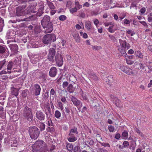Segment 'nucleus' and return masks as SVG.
I'll return each mask as SVG.
<instances>
[{"instance_id": "1", "label": "nucleus", "mask_w": 152, "mask_h": 152, "mask_svg": "<svg viewBox=\"0 0 152 152\" xmlns=\"http://www.w3.org/2000/svg\"><path fill=\"white\" fill-rule=\"evenodd\" d=\"M33 152H46L48 151L47 145L42 140H37L32 145Z\"/></svg>"}, {"instance_id": "2", "label": "nucleus", "mask_w": 152, "mask_h": 152, "mask_svg": "<svg viewBox=\"0 0 152 152\" xmlns=\"http://www.w3.org/2000/svg\"><path fill=\"white\" fill-rule=\"evenodd\" d=\"M119 42L120 45L118 47V50L122 56L126 57L127 55L126 49L128 50L130 48V45L126 40H123L121 39H119Z\"/></svg>"}, {"instance_id": "3", "label": "nucleus", "mask_w": 152, "mask_h": 152, "mask_svg": "<svg viewBox=\"0 0 152 152\" xmlns=\"http://www.w3.org/2000/svg\"><path fill=\"white\" fill-rule=\"evenodd\" d=\"M78 134V132L77 127H74L70 129L69 131L67 140L69 142H74L77 140V136Z\"/></svg>"}, {"instance_id": "4", "label": "nucleus", "mask_w": 152, "mask_h": 152, "mask_svg": "<svg viewBox=\"0 0 152 152\" xmlns=\"http://www.w3.org/2000/svg\"><path fill=\"white\" fill-rule=\"evenodd\" d=\"M22 114L26 119L30 122L32 121L33 118L31 108L26 106L23 110Z\"/></svg>"}, {"instance_id": "5", "label": "nucleus", "mask_w": 152, "mask_h": 152, "mask_svg": "<svg viewBox=\"0 0 152 152\" xmlns=\"http://www.w3.org/2000/svg\"><path fill=\"white\" fill-rule=\"evenodd\" d=\"M28 132L31 139L36 140L37 139L40 134V131L35 126H31L29 128Z\"/></svg>"}, {"instance_id": "6", "label": "nucleus", "mask_w": 152, "mask_h": 152, "mask_svg": "<svg viewBox=\"0 0 152 152\" xmlns=\"http://www.w3.org/2000/svg\"><path fill=\"white\" fill-rule=\"evenodd\" d=\"M56 40L55 35L50 34L45 35L42 39V41L43 43L48 44H50L52 42L55 41Z\"/></svg>"}, {"instance_id": "7", "label": "nucleus", "mask_w": 152, "mask_h": 152, "mask_svg": "<svg viewBox=\"0 0 152 152\" xmlns=\"http://www.w3.org/2000/svg\"><path fill=\"white\" fill-rule=\"evenodd\" d=\"M54 48H51L48 50V54L47 56V59L50 62L53 63L54 61V58L56 55V45L54 46Z\"/></svg>"}, {"instance_id": "8", "label": "nucleus", "mask_w": 152, "mask_h": 152, "mask_svg": "<svg viewBox=\"0 0 152 152\" xmlns=\"http://www.w3.org/2000/svg\"><path fill=\"white\" fill-rule=\"evenodd\" d=\"M119 69L122 72L128 75H132L134 74V70L131 69L128 66H121Z\"/></svg>"}, {"instance_id": "9", "label": "nucleus", "mask_w": 152, "mask_h": 152, "mask_svg": "<svg viewBox=\"0 0 152 152\" xmlns=\"http://www.w3.org/2000/svg\"><path fill=\"white\" fill-rule=\"evenodd\" d=\"M55 59L56 64L59 66H61L63 64V58L62 55L59 53H57L56 55Z\"/></svg>"}, {"instance_id": "10", "label": "nucleus", "mask_w": 152, "mask_h": 152, "mask_svg": "<svg viewBox=\"0 0 152 152\" xmlns=\"http://www.w3.org/2000/svg\"><path fill=\"white\" fill-rule=\"evenodd\" d=\"M25 7L23 6H19L16 8V15L18 16H20L24 15Z\"/></svg>"}, {"instance_id": "11", "label": "nucleus", "mask_w": 152, "mask_h": 152, "mask_svg": "<svg viewBox=\"0 0 152 152\" xmlns=\"http://www.w3.org/2000/svg\"><path fill=\"white\" fill-rule=\"evenodd\" d=\"M50 17L48 15L44 16L41 20V24L42 26H45L47 24H48L49 23L52 22L50 21Z\"/></svg>"}, {"instance_id": "12", "label": "nucleus", "mask_w": 152, "mask_h": 152, "mask_svg": "<svg viewBox=\"0 0 152 152\" xmlns=\"http://www.w3.org/2000/svg\"><path fill=\"white\" fill-rule=\"evenodd\" d=\"M43 28L45 29V33H48L51 32L53 29V24L52 22L49 23L46 25L45 26H42Z\"/></svg>"}, {"instance_id": "13", "label": "nucleus", "mask_w": 152, "mask_h": 152, "mask_svg": "<svg viewBox=\"0 0 152 152\" xmlns=\"http://www.w3.org/2000/svg\"><path fill=\"white\" fill-rule=\"evenodd\" d=\"M36 116L37 119L40 121H43L45 118V115L40 111H37V112Z\"/></svg>"}, {"instance_id": "14", "label": "nucleus", "mask_w": 152, "mask_h": 152, "mask_svg": "<svg viewBox=\"0 0 152 152\" xmlns=\"http://www.w3.org/2000/svg\"><path fill=\"white\" fill-rule=\"evenodd\" d=\"M14 66V62L10 61L9 62L7 63L6 69H7V70L8 73H10L12 72L11 70Z\"/></svg>"}, {"instance_id": "15", "label": "nucleus", "mask_w": 152, "mask_h": 152, "mask_svg": "<svg viewBox=\"0 0 152 152\" xmlns=\"http://www.w3.org/2000/svg\"><path fill=\"white\" fill-rule=\"evenodd\" d=\"M34 94L36 96L39 95L41 88L40 86L38 84H35L34 85Z\"/></svg>"}, {"instance_id": "16", "label": "nucleus", "mask_w": 152, "mask_h": 152, "mask_svg": "<svg viewBox=\"0 0 152 152\" xmlns=\"http://www.w3.org/2000/svg\"><path fill=\"white\" fill-rule=\"evenodd\" d=\"M57 69L56 67L53 66L50 69L49 71V75L50 77H54L56 75Z\"/></svg>"}, {"instance_id": "17", "label": "nucleus", "mask_w": 152, "mask_h": 152, "mask_svg": "<svg viewBox=\"0 0 152 152\" xmlns=\"http://www.w3.org/2000/svg\"><path fill=\"white\" fill-rule=\"evenodd\" d=\"M12 51L14 53H16L18 52V47L17 44H11L9 45Z\"/></svg>"}, {"instance_id": "18", "label": "nucleus", "mask_w": 152, "mask_h": 152, "mask_svg": "<svg viewBox=\"0 0 152 152\" xmlns=\"http://www.w3.org/2000/svg\"><path fill=\"white\" fill-rule=\"evenodd\" d=\"M9 142L11 147H16L17 145V141L15 137L11 138Z\"/></svg>"}, {"instance_id": "19", "label": "nucleus", "mask_w": 152, "mask_h": 152, "mask_svg": "<svg viewBox=\"0 0 152 152\" xmlns=\"http://www.w3.org/2000/svg\"><path fill=\"white\" fill-rule=\"evenodd\" d=\"M20 89V88H16L14 86L12 87L11 88L12 94L15 96H17L18 95L19 91Z\"/></svg>"}, {"instance_id": "20", "label": "nucleus", "mask_w": 152, "mask_h": 152, "mask_svg": "<svg viewBox=\"0 0 152 152\" xmlns=\"http://www.w3.org/2000/svg\"><path fill=\"white\" fill-rule=\"evenodd\" d=\"M7 62L6 59H4L0 61V70L2 69L6 70Z\"/></svg>"}, {"instance_id": "21", "label": "nucleus", "mask_w": 152, "mask_h": 152, "mask_svg": "<svg viewBox=\"0 0 152 152\" xmlns=\"http://www.w3.org/2000/svg\"><path fill=\"white\" fill-rule=\"evenodd\" d=\"M34 16H30L29 17V19H28V18H24L23 19H17L15 20H14L13 21L11 20V22L13 23H15L17 21H18V22H20L21 21H28L30 20H32L34 19Z\"/></svg>"}, {"instance_id": "22", "label": "nucleus", "mask_w": 152, "mask_h": 152, "mask_svg": "<svg viewBox=\"0 0 152 152\" xmlns=\"http://www.w3.org/2000/svg\"><path fill=\"white\" fill-rule=\"evenodd\" d=\"M109 8H112L114 7V5L115 4V1L112 0H105Z\"/></svg>"}, {"instance_id": "23", "label": "nucleus", "mask_w": 152, "mask_h": 152, "mask_svg": "<svg viewBox=\"0 0 152 152\" xmlns=\"http://www.w3.org/2000/svg\"><path fill=\"white\" fill-rule=\"evenodd\" d=\"M71 101L73 104L76 106L79 105L80 103V100H78L75 97L72 96L71 98Z\"/></svg>"}, {"instance_id": "24", "label": "nucleus", "mask_w": 152, "mask_h": 152, "mask_svg": "<svg viewBox=\"0 0 152 152\" xmlns=\"http://www.w3.org/2000/svg\"><path fill=\"white\" fill-rule=\"evenodd\" d=\"M86 28L87 31H91L92 30V23L89 20H87L86 22Z\"/></svg>"}, {"instance_id": "25", "label": "nucleus", "mask_w": 152, "mask_h": 152, "mask_svg": "<svg viewBox=\"0 0 152 152\" xmlns=\"http://www.w3.org/2000/svg\"><path fill=\"white\" fill-rule=\"evenodd\" d=\"M134 55L136 57H137L141 59H142L143 58L144 55L143 53L140 50L135 51Z\"/></svg>"}, {"instance_id": "26", "label": "nucleus", "mask_w": 152, "mask_h": 152, "mask_svg": "<svg viewBox=\"0 0 152 152\" xmlns=\"http://www.w3.org/2000/svg\"><path fill=\"white\" fill-rule=\"evenodd\" d=\"M38 56H34L31 58V61L33 64H36L39 60Z\"/></svg>"}, {"instance_id": "27", "label": "nucleus", "mask_w": 152, "mask_h": 152, "mask_svg": "<svg viewBox=\"0 0 152 152\" xmlns=\"http://www.w3.org/2000/svg\"><path fill=\"white\" fill-rule=\"evenodd\" d=\"M75 89V88L73 87V86L70 84L67 87V90L69 93H72L74 91Z\"/></svg>"}, {"instance_id": "28", "label": "nucleus", "mask_w": 152, "mask_h": 152, "mask_svg": "<svg viewBox=\"0 0 152 152\" xmlns=\"http://www.w3.org/2000/svg\"><path fill=\"white\" fill-rule=\"evenodd\" d=\"M6 47L4 45H0V53L3 54L5 52Z\"/></svg>"}, {"instance_id": "29", "label": "nucleus", "mask_w": 152, "mask_h": 152, "mask_svg": "<svg viewBox=\"0 0 152 152\" xmlns=\"http://www.w3.org/2000/svg\"><path fill=\"white\" fill-rule=\"evenodd\" d=\"M114 102L117 107H120V105L119 103V100L116 97H114Z\"/></svg>"}, {"instance_id": "30", "label": "nucleus", "mask_w": 152, "mask_h": 152, "mask_svg": "<svg viewBox=\"0 0 152 152\" xmlns=\"http://www.w3.org/2000/svg\"><path fill=\"white\" fill-rule=\"evenodd\" d=\"M39 127L40 129V131H42L45 130V125L44 123L40 122L39 123Z\"/></svg>"}, {"instance_id": "31", "label": "nucleus", "mask_w": 152, "mask_h": 152, "mask_svg": "<svg viewBox=\"0 0 152 152\" xmlns=\"http://www.w3.org/2000/svg\"><path fill=\"white\" fill-rule=\"evenodd\" d=\"M54 116L58 119L61 116L60 112L58 110H56L55 112Z\"/></svg>"}, {"instance_id": "32", "label": "nucleus", "mask_w": 152, "mask_h": 152, "mask_svg": "<svg viewBox=\"0 0 152 152\" xmlns=\"http://www.w3.org/2000/svg\"><path fill=\"white\" fill-rule=\"evenodd\" d=\"M48 5V7L50 8L51 10H55V7L54 5L53 4L49 1H48L47 2Z\"/></svg>"}, {"instance_id": "33", "label": "nucleus", "mask_w": 152, "mask_h": 152, "mask_svg": "<svg viewBox=\"0 0 152 152\" xmlns=\"http://www.w3.org/2000/svg\"><path fill=\"white\" fill-rule=\"evenodd\" d=\"M43 13V8H39L38 11L37 13V15L38 16H40L42 15V14Z\"/></svg>"}, {"instance_id": "34", "label": "nucleus", "mask_w": 152, "mask_h": 152, "mask_svg": "<svg viewBox=\"0 0 152 152\" xmlns=\"http://www.w3.org/2000/svg\"><path fill=\"white\" fill-rule=\"evenodd\" d=\"M66 148L69 151H72L73 149V146L72 144L67 143L66 145Z\"/></svg>"}, {"instance_id": "35", "label": "nucleus", "mask_w": 152, "mask_h": 152, "mask_svg": "<svg viewBox=\"0 0 152 152\" xmlns=\"http://www.w3.org/2000/svg\"><path fill=\"white\" fill-rule=\"evenodd\" d=\"M75 7L78 10L81 8H82V5H80L78 1H75Z\"/></svg>"}, {"instance_id": "36", "label": "nucleus", "mask_w": 152, "mask_h": 152, "mask_svg": "<svg viewBox=\"0 0 152 152\" xmlns=\"http://www.w3.org/2000/svg\"><path fill=\"white\" fill-rule=\"evenodd\" d=\"M126 34L132 36L135 34V33L132 30H128L126 31Z\"/></svg>"}, {"instance_id": "37", "label": "nucleus", "mask_w": 152, "mask_h": 152, "mask_svg": "<svg viewBox=\"0 0 152 152\" xmlns=\"http://www.w3.org/2000/svg\"><path fill=\"white\" fill-rule=\"evenodd\" d=\"M45 110L46 111L45 114H46L47 115H48V113H47V112L48 111V112L50 114H51V109L49 105H47L46 107Z\"/></svg>"}, {"instance_id": "38", "label": "nucleus", "mask_w": 152, "mask_h": 152, "mask_svg": "<svg viewBox=\"0 0 152 152\" xmlns=\"http://www.w3.org/2000/svg\"><path fill=\"white\" fill-rule=\"evenodd\" d=\"M56 93V92L54 89L53 88H52L50 91V96H51L54 95ZM52 99H54V97L52 96Z\"/></svg>"}, {"instance_id": "39", "label": "nucleus", "mask_w": 152, "mask_h": 152, "mask_svg": "<svg viewBox=\"0 0 152 152\" xmlns=\"http://www.w3.org/2000/svg\"><path fill=\"white\" fill-rule=\"evenodd\" d=\"M47 130L48 132H50L52 134L54 132L55 129L53 127H48L47 129Z\"/></svg>"}, {"instance_id": "40", "label": "nucleus", "mask_w": 152, "mask_h": 152, "mask_svg": "<svg viewBox=\"0 0 152 152\" xmlns=\"http://www.w3.org/2000/svg\"><path fill=\"white\" fill-rule=\"evenodd\" d=\"M86 142L90 145H93L94 143L93 140L90 138L87 139Z\"/></svg>"}, {"instance_id": "41", "label": "nucleus", "mask_w": 152, "mask_h": 152, "mask_svg": "<svg viewBox=\"0 0 152 152\" xmlns=\"http://www.w3.org/2000/svg\"><path fill=\"white\" fill-rule=\"evenodd\" d=\"M59 19L61 21H64L66 18V17L64 15H61L59 17Z\"/></svg>"}, {"instance_id": "42", "label": "nucleus", "mask_w": 152, "mask_h": 152, "mask_svg": "<svg viewBox=\"0 0 152 152\" xmlns=\"http://www.w3.org/2000/svg\"><path fill=\"white\" fill-rule=\"evenodd\" d=\"M73 152H81L80 148L77 146H75Z\"/></svg>"}, {"instance_id": "43", "label": "nucleus", "mask_w": 152, "mask_h": 152, "mask_svg": "<svg viewBox=\"0 0 152 152\" xmlns=\"http://www.w3.org/2000/svg\"><path fill=\"white\" fill-rule=\"evenodd\" d=\"M94 23L96 26V27L97 28H98V24L99 23V21L97 19H95L94 20Z\"/></svg>"}, {"instance_id": "44", "label": "nucleus", "mask_w": 152, "mask_h": 152, "mask_svg": "<svg viewBox=\"0 0 152 152\" xmlns=\"http://www.w3.org/2000/svg\"><path fill=\"white\" fill-rule=\"evenodd\" d=\"M79 17L80 18H84L86 16L85 13L84 12H82L79 15Z\"/></svg>"}, {"instance_id": "45", "label": "nucleus", "mask_w": 152, "mask_h": 152, "mask_svg": "<svg viewBox=\"0 0 152 152\" xmlns=\"http://www.w3.org/2000/svg\"><path fill=\"white\" fill-rule=\"evenodd\" d=\"M28 90L27 89L24 90L22 91V96L23 97H26L27 96V93Z\"/></svg>"}, {"instance_id": "46", "label": "nucleus", "mask_w": 152, "mask_h": 152, "mask_svg": "<svg viewBox=\"0 0 152 152\" xmlns=\"http://www.w3.org/2000/svg\"><path fill=\"white\" fill-rule=\"evenodd\" d=\"M82 93L81 96L83 99L85 100H86L88 99V98L86 96L85 93L83 92V91H82Z\"/></svg>"}, {"instance_id": "47", "label": "nucleus", "mask_w": 152, "mask_h": 152, "mask_svg": "<svg viewBox=\"0 0 152 152\" xmlns=\"http://www.w3.org/2000/svg\"><path fill=\"white\" fill-rule=\"evenodd\" d=\"M8 77L6 75H1L0 77V79L2 80H7L8 79Z\"/></svg>"}, {"instance_id": "48", "label": "nucleus", "mask_w": 152, "mask_h": 152, "mask_svg": "<svg viewBox=\"0 0 152 152\" xmlns=\"http://www.w3.org/2000/svg\"><path fill=\"white\" fill-rule=\"evenodd\" d=\"M126 63L128 64L129 65H132L133 63V61H131V60H130L128 59H127L126 58Z\"/></svg>"}, {"instance_id": "49", "label": "nucleus", "mask_w": 152, "mask_h": 152, "mask_svg": "<svg viewBox=\"0 0 152 152\" xmlns=\"http://www.w3.org/2000/svg\"><path fill=\"white\" fill-rule=\"evenodd\" d=\"M108 128V129L110 132H114L115 128L113 126L111 125L109 126Z\"/></svg>"}, {"instance_id": "50", "label": "nucleus", "mask_w": 152, "mask_h": 152, "mask_svg": "<svg viewBox=\"0 0 152 152\" xmlns=\"http://www.w3.org/2000/svg\"><path fill=\"white\" fill-rule=\"evenodd\" d=\"M61 101L64 104H66L67 103L66 98L65 96H61Z\"/></svg>"}, {"instance_id": "51", "label": "nucleus", "mask_w": 152, "mask_h": 152, "mask_svg": "<svg viewBox=\"0 0 152 152\" xmlns=\"http://www.w3.org/2000/svg\"><path fill=\"white\" fill-rule=\"evenodd\" d=\"M77 10H78L75 7L71 8L69 10V11L71 13H73L77 12Z\"/></svg>"}, {"instance_id": "52", "label": "nucleus", "mask_w": 152, "mask_h": 152, "mask_svg": "<svg viewBox=\"0 0 152 152\" xmlns=\"http://www.w3.org/2000/svg\"><path fill=\"white\" fill-rule=\"evenodd\" d=\"M124 24L129 25V26H130V22L127 19H125L124 20Z\"/></svg>"}, {"instance_id": "53", "label": "nucleus", "mask_w": 152, "mask_h": 152, "mask_svg": "<svg viewBox=\"0 0 152 152\" xmlns=\"http://www.w3.org/2000/svg\"><path fill=\"white\" fill-rule=\"evenodd\" d=\"M145 67V66L142 63H140L139 64V66L138 68L140 70L143 69Z\"/></svg>"}, {"instance_id": "54", "label": "nucleus", "mask_w": 152, "mask_h": 152, "mask_svg": "<svg viewBox=\"0 0 152 152\" xmlns=\"http://www.w3.org/2000/svg\"><path fill=\"white\" fill-rule=\"evenodd\" d=\"M122 137L123 138H126L128 136V133L127 132H123L122 134Z\"/></svg>"}, {"instance_id": "55", "label": "nucleus", "mask_w": 152, "mask_h": 152, "mask_svg": "<svg viewBox=\"0 0 152 152\" xmlns=\"http://www.w3.org/2000/svg\"><path fill=\"white\" fill-rule=\"evenodd\" d=\"M48 94L49 92L48 91H47L45 92L44 95L43 96V98L44 99L48 98L49 97Z\"/></svg>"}, {"instance_id": "56", "label": "nucleus", "mask_w": 152, "mask_h": 152, "mask_svg": "<svg viewBox=\"0 0 152 152\" xmlns=\"http://www.w3.org/2000/svg\"><path fill=\"white\" fill-rule=\"evenodd\" d=\"M123 145L124 147H126L129 145V143L128 141H125L123 142Z\"/></svg>"}, {"instance_id": "57", "label": "nucleus", "mask_w": 152, "mask_h": 152, "mask_svg": "<svg viewBox=\"0 0 152 152\" xmlns=\"http://www.w3.org/2000/svg\"><path fill=\"white\" fill-rule=\"evenodd\" d=\"M58 105L61 110H63V104L61 102H58Z\"/></svg>"}, {"instance_id": "58", "label": "nucleus", "mask_w": 152, "mask_h": 152, "mask_svg": "<svg viewBox=\"0 0 152 152\" xmlns=\"http://www.w3.org/2000/svg\"><path fill=\"white\" fill-rule=\"evenodd\" d=\"M68 84H69V83H68V82H67L66 81L64 82H63V84H62L63 87L64 88H66V87H67V86Z\"/></svg>"}, {"instance_id": "59", "label": "nucleus", "mask_w": 152, "mask_h": 152, "mask_svg": "<svg viewBox=\"0 0 152 152\" xmlns=\"http://www.w3.org/2000/svg\"><path fill=\"white\" fill-rule=\"evenodd\" d=\"M109 37L111 39V40L115 42L116 40L115 37L113 35L109 34L108 35Z\"/></svg>"}, {"instance_id": "60", "label": "nucleus", "mask_w": 152, "mask_h": 152, "mask_svg": "<svg viewBox=\"0 0 152 152\" xmlns=\"http://www.w3.org/2000/svg\"><path fill=\"white\" fill-rule=\"evenodd\" d=\"M102 145L104 147H110V145L108 143H106L105 142H102L101 143Z\"/></svg>"}, {"instance_id": "61", "label": "nucleus", "mask_w": 152, "mask_h": 152, "mask_svg": "<svg viewBox=\"0 0 152 152\" xmlns=\"http://www.w3.org/2000/svg\"><path fill=\"white\" fill-rule=\"evenodd\" d=\"M98 150L99 152H108L107 150L103 148H99Z\"/></svg>"}, {"instance_id": "62", "label": "nucleus", "mask_w": 152, "mask_h": 152, "mask_svg": "<svg viewBox=\"0 0 152 152\" xmlns=\"http://www.w3.org/2000/svg\"><path fill=\"white\" fill-rule=\"evenodd\" d=\"M92 79L95 80H98L97 76L95 74H93L91 77Z\"/></svg>"}, {"instance_id": "63", "label": "nucleus", "mask_w": 152, "mask_h": 152, "mask_svg": "<svg viewBox=\"0 0 152 152\" xmlns=\"http://www.w3.org/2000/svg\"><path fill=\"white\" fill-rule=\"evenodd\" d=\"M107 79L108 80H110L111 82H113V79L112 75L109 76L107 78Z\"/></svg>"}, {"instance_id": "64", "label": "nucleus", "mask_w": 152, "mask_h": 152, "mask_svg": "<svg viewBox=\"0 0 152 152\" xmlns=\"http://www.w3.org/2000/svg\"><path fill=\"white\" fill-rule=\"evenodd\" d=\"M135 130L136 132L138 133L140 135L142 136V133L140 132V130L138 128H136Z\"/></svg>"}]
</instances>
